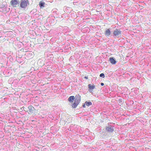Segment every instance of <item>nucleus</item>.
Listing matches in <instances>:
<instances>
[{
	"instance_id": "obj_1",
	"label": "nucleus",
	"mask_w": 151,
	"mask_h": 151,
	"mask_svg": "<svg viewBox=\"0 0 151 151\" xmlns=\"http://www.w3.org/2000/svg\"><path fill=\"white\" fill-rule=\"evenodd\" d=\"M57 31L60 34L63 33L65 35H70L69 32H70V30L67 27H63L61 26H59L57 28Z\"/></svg>"
},
{
	"instance_id": "obj_2",
	"label": "nucleus",
	"mask_w": 151,
	"mask_h": 151,
	"mask_svg": "<svg viewBox=\"0 0 151 151\" xmlns=\"http://www.w3.org/2000/svg\"><path fill=\"white\" fill-rule=\"evenodd\" d=\"M122 32L119 29H116L113 31L112 36L114 38H121Z\"/></svg>"
},
{
	"instance_id": "obj_3",
	"label": "nucleus",
	"mask_w": 151,
	"mask_h": 151,
	"mask_svg": "<svg viewBox=\"0 0 151 151\" xmlns=\"http://www.w3.org/2000/svg\"><path fill=\"white\" fill-rule=\"evenodd\" d=\"M29 3L28 0H21L20 2V7L22 9H26L29 5Z\"/></svg>"
},
{
	"instance_id": "obj_4",
	"label": "nucleus",
	"mask_w": 151,
	"mask_h": 151,
	"mask_svg": "<svg viewBox=\"0 0 151 151\" xmlns=\"http://www.w3.org/2000/svg\"><path fill=\"white\" fill-rule=\"evenodd\" d=\"M79 126L76 125H73V124H71L69 127L68 130L70 131H77V129H78L79 128Z\"/></svg>"
},
{
	"instance_id": "obj_5",
	"label": "nucleus",
	"mask_w": 151,
	"mask_h": 151,
	"mask_svg": "<svg viewBox=\"0 0 151 151\" xmlns=\"http://www.w3.org/2000/svg\"><path fill=\"white\" fill-rule=\"evenodd\" d=\"M19 1L17 0H12L10 1V4L11 5L14 7H16L17 6H19Z\"/></svg>"
},
{
	"instance_id": "obj_6",
	"label": "nucleus",
	"mask_w": 151,
	"mask_h": 151,
	"mask_svg": "<svg viewBox=\"0 0 151 151\" xmlns=\"http://www.w3.org/2000/svg\"><path fill=\"white\" fill-rule=\"evenodd\" d=\"M52 14L55 17L60 18V14L58 12V10L56 9H53L52 11Z\"/></svg>"
},
{
	"instance_id": "obj_7",
	"label": "nucleus",
	"mask_w": 151,
	"mask_h": 151,
	"mask_svg": "<svg viewBox=\"0 0 151 151\" xmlns=\"http://www.w3.org/2000/svg\"><path fill=\"white\" fill-rule=\"evenodd\" d=\"M104 34L106 37H111L112 36L111 34V29L110 28L107 29L104 32Z\"/></svg>"
},
{
	"instance_id": "obj_8",
	"label": "nucleus",
	"mask_w": 151,
	"mask_h": 151,
	"mask_svg": "<svg viewBox=\"0 0 151 151\" xmlns=\"http://www.w3.org/2000/svg\"><path fill=\"white\" fill-rule=\"evenodd\" d=\"M108 126L106 128V130L108 132H112L114 130V126H112L111 125L108 124Z\"/></svg>"
},
{
	"instance_id": "obj_9",
	"label": "nucleus",
	"mask_w": 151,
	"mask_h": 151,
	"mask_svg": "<svg viewBox=\"0 0 151 151\" xmlns=\"http://www.w3.org/2000/svg\"><path fill=\"white\" fill-rule=\"evenodd\" d=\"M81 100V96L79 94H76L75 98L74 101L77 103H80Z\"/></svg>"
},
{
	"instance_id": "obj_10",
	"label": "nucleus",
	"mask_w": 151,
	"mask_h": 151,
	"mask_svg": "<svg viewBox=\"0 0 151 151\" xmlns=\"http://www.w3.org/2000/svg\"><path fill=\"white\" fill-rule=\"evenodd\" d=\"M109 61L110 63L113 65L115 64L116 61L115 58L113 57H111L109 58Z\"/></svg>"
},
{
	"instance_id": "obj_11",
	"label": "nucleus",
	"mask_w": 151,
	"mask_h": 151,
	"mask_svg": "<svg viewBox=\"0 0 151 151\" xmlns=\"http://www.w3.org/2000/svg\"><path fill=\"white\" fill-rule=\"evenodd\" d=\"M29 111L31 113H33V111L35 110L34 107L32 105L29 106L28 107Z\"/></svg>"
},
{
	"instance_id": "obj_12",
	"label": "nucleus",
	"mask_w": 151,
	"mask_h": 151,
	"mask_svg": "<svg viewBox=\"0 0 151 151\" xmlns=\"http://www.w3.org/2000/svg\"><path fill=\"white\" fill-rule=\"evenodd\" d=\"M72 10L71 8L68 7H66L64 9V12L66 13H70Z\"/></svg>"
},
{
	"instance_id": "obj_13",
	"label": "nucleus",
	"mask_w": 151,
	"mask_h": 151,
	"mask_svg": "<svg viewBox=\"0 0 151 151\" xmlns=\"http://www.w3.org/2000/svg\"><path fill=\"white\" fill-rule=\"evenodd\" d=\"M95 86L94 85H91V84H89L88 85V91H91V90H93L94 89Z\"/></svg>"
},
{
	"instance_id": "obj_14",
	"label": "nucleus",
	"mask_w": 151,
	"mask_h": 151,
	"mask_svg": "<svg viewBox=\"0 0 151 151\" xmlns=\"http://www.w3.org/2000/svg\"><path fill=\"white\" fill-rule=\"evenodd\" d=\"M39 5L40 8H43L45 7V4L44 2L40 1L39 2Z\"/></svg>"
},
{
	"instance_id": "obj_15",
	"label": "nucleus",
	"mask_w": 151,
	"mask_h": 151,
	"mask_svg": "<svg viewBox=\"0 0 151 151\" xmlns=\"http://www.w3.org/2000/svg\"><path fill=\"white\" fill-rule=\"evenodd\" d=\"M75 99V97L74 96H70L68 99V101L70 102H72Z\"/></svg>"
},
{
	"instance_id": "obj_16",
	"label": "nucleus",
	"mask_w": 151,
	"mask_h": 151,
	"mask_svg": "<svg viewBox=\"0 0 151 151\" xmlns=\"http://www.w3.org/2000/svg\"><path fill=\"white\" fill-rule=\"evenodd\" d=\"M79 103H77L74 101V103L72 104V106L73 108H76Z\"/></svg>"
},
{
	"instance_id": "obj_17",
	"label": "nucleus",
	"mask_w": 151,
	"mask_h": 151,
	"mask_svg": "<svg viewBox=\"0 0 151 151\" xmlns=\"http://www.w3.org/2000/svg\"><path fill=\"white\" fill-rule=\"evenodd\" d=\"M90 131L88 129H86L85 131V134L86 135H88L90 134Z\"/></svg>"
},
{
	"instance_id": "obj_18",
	"label": "nucleus",
	"mask_w": 151,
	"mask_h": 151,
	"mask_svg": "<svg viewBox=\"0 0 151 151\" xmlns=\"http://www.w3.org/2000/svg\"><path fill=\"white\" fill-rule=\"evenodd\" d=\"M85 102V104L87 106H90L92 105V103L91 102L86 101Z\"/></svg>"
},
{
	"instance_id": "obj_19",
	"label": "nucleus",
	"mask_w": 151,
	"mask_h": 151,
	"mask_svg": "<svg viewBox=\"0 0 151 151\" xmlns=\"http://www.w3.org/2000/svg\"><path fill=\"white\" fill-rule=\"evenodd\" d=\"M99 76L101 77H102L103 78H104L105 77L104 74L103 73H101L100 74Z\"/></svg>"
},
{
	"instance_id": "obj_20",
	"label": "nucleus",
	"mask_w": 151,
	"mask_h": 151,
	"mask_svg": "<svg viewBox=\"0 0 151 151\" xmlns=\"http://www.w3.org/2000/svg\"><path fill=\"white\" fill-rule=\"evenodd\" d=\"M118 102L120 104L122 103V99H119L118 100Z\"/></svg>"
},
{
	"instance_id": "obj_21",
	"label": "nucleus",
	"mask_w": 151,
	"mask_h": 151,
	"mask_svg": "<svg viewBox=\"0 0 151 151\" xmlns=\"http://www.w3.org/2000/svg\"><path fill=\"white\" fill-rule=\"evenodd\" d=\"M85 105H86V104H85V103L84 104H83V105H82L83 107L84 108H85L86 107Z\"/></svg>"
},
{
	"instance_id": "obj_22",
	"label": "nucleus",
	"mask_w": 151,
	"mask_h": 151,
	"mask_svg": "<svg viewBox=\"0 0 151 151\" xmlns=\"http://www.w3.org/2000/svg\"><path fill=\"white\" fill-rule=\"evenodd\" d=\"M78 3V2H76V1H75L74 2H73V4L74 5H76V3Z\"/></svg>"
},
{
	"instance_id": "obj_23",
	"label": "nucleus",
	"mask_w": 151,
	"mask_h": 151,
	"mask_svg": "<svg viewBox=\"0 0 151 151\" xmlns=\"http://www.w3.org/2000/svg\"><path fill=\"white\" fill-rule=\"evenodd\" d=\"M101 86H104V83H101Z\"/></svg>"
},
{
	"instance_id": "obj_24",
	"label": "nucleus",
	"mask_w": 151,
	"mask_h": 151,
	"mask_svg": "<svg viewBox=\"0 0 151 151\" xmlns=\"http://www.w3.org/2000/svg\"><path fill=\"white\" fill-rule=\"evenodd\" d=\"M84 78H85L86 79H88V76H85L84 77Z\"/></svg>"
},
{
	"instance_id": "obj_25",
	"label": "nucleus",
	"mask_w": 151,
	"mask_h": 151,
	"mask_svg": "<svg viewBox=\"0 0 151 151\" xmlns=\"http://www.w3.org/2000/svg\"><path fill=\"white\" fill-rule=\"evenodd\" d=\"M124 88L125 89V90H127V89H128L126 87H124Z\"/></svg>"
},
{
	"instance_id": "obj_26",
	"label": "nucleus",
	"mask_w": 151,
	"mask_h": 151,
	"mask_svg": "<svg viewBox=\"0 0 151 151\" xmlns=\"http://www.w3.org/2000/svg\"><path fill=\"white\" fill-rule=\"evenodd\" d=\"M24 108H24V107H22V109H22V110H23V109H24V110H25L24 109Z\"/></svg>"
},
{
	"instance_id": "obj_27",
	"label": "nucleus",
	"mask_w": 151,
	"mask_h": 151,
	"mask_svg": "<svg viewBox=\"0 0 151 151\" xmlns=\"http://www.w3.org/2000/svg\"><path fill=\"white\" fill-rule=\"evenodd\" d=\"M135 89H136V90H137V91L138 90V89L137 88H136Z\"/></svg>"
},
{
	"instance_id": "obj_28",
	"label": "nucleus",
	"mask_w": 151,
	"mask_h": 151,
	"mask_svg": "<svg viewBox=\"0 0 151 151\" xmlns=\"http://www.w3.org/2000/svg\"><path fill=\"white\" fill-rule=\"evenodd\" d=\"M63 14L62 15L61 17H63Z\"/></svg>"
},
{
	"instance_id": "obj_29",
	"label": "nucleus",
	"mask_w": 151,
	"mask_h": 151,
	"mask_svg": "<svg viewBox=\"0 0 151 151\" xmlns=\"http://www.w3.org/2000/svg\"><path fill=\"white\" fill-rule=\"evenodd\" d=\"M18 62L19 63H21V61H20V62L18 61Z\"/></svg>"
},
{
	"instance_id": "obj_30",
	"label": "nucleus",
	"mask_w": 151,
	"mask_h": 151,
	"mask_svg": "<svg viewBox=\"0 0 151 151\" xmlns=\"http://www.w3.org/2000/svg\"><path fill=\"white\" fill-rule=\"evenodd\" d=\"M21 58V57H20V56H19V58Z\"/></svg>"
},
{
	"instance_id": "obj_31",
	"label": "nucleus",
	"mask_w": 151,
	"mask_h": 151,
	"mask_svg": "<svg viewBox=\"0 0 151 151\" xmlns=\"http://www.w3.org/2000/svg\"><path fill=\"white\" fill-rule=\"evenodd\" d=\"M21 58V57H20V56H19V58Z\"/></svg>"
}]
</instances>
